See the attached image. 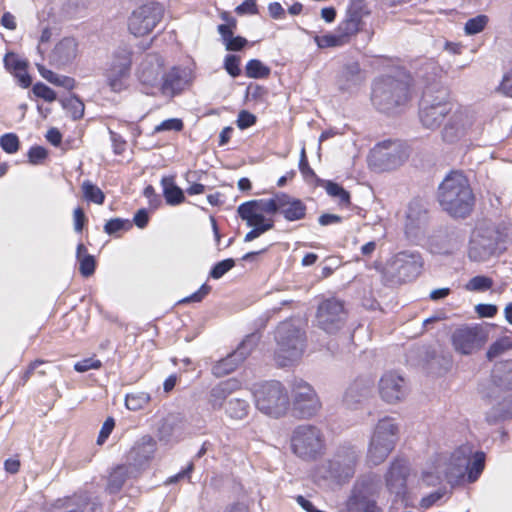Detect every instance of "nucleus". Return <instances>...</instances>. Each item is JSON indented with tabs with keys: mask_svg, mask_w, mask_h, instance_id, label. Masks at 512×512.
I'll return each instance as SVG.
<instances>
[{
	"mask_svg": "<svg viewBox=\"0 0 512 512\" xmlns=\"http://www.w3.org/2000/svg\"><path fill=\"white\" fill-rule=\"evenodd\" d=\"M437 199L442 209L454 218L467 217L475 202L467 177L459 171H452L443 179Z\"/></svg>",
	"mask_w": 512,
	"mask_h": 512,
	"instance_id": "1",
	"label": "nucleus"
},
{
	"mask_svg": "<svg viewBox=\"0 0 512 512\" xmlns=\"http://www.w3.org/2000/svg\"><path fill=\"white\" fill-rule=\"evenodd\" d=\"M408 78L386 75L377 78L372 85L371 102L383 113H395L404 108L410 100Z\"/></svg>",
	"mask_w": 512,
	"mask_h": 512,
	"instance_id": "2",
	"label": "nucleus"
},
{
	"mask_svg": "<svg viewBox=\"0 0 512 512\" xmlns=\"http://www.w3.org/2000/svg\"><path fill=\"white\" fill-rule=\"evenodd\" d=\"M290 449L296 457L303 461H317L326 453L325 434L316 425L300 424L291 433Z\"/></svg>",
	"mask_w": 512,
	"mask_h": 512,
	"instance_id": "3",
	"label": "nucleus"
},
{
	"mask_svg": "<svg viewBox=\"0 0 512 512\" xmlns=\"http://www.w3.org/2000/svg\"><path fill=\"white\" fill-rule=\"evenodd\" d=\"M275 340L277 344L275 360L280 367H286L298 361L305 351V332L292 321H284L278 325Z\"/></svg>",
	"mask_w": 512,
	"mask_h": 512,
	"instance_id": "4",
	"label": "nucleus"
},
{
	"mask_svg": "<svg viewBox=\"0 0 512 512\" xmlns=\"http://www.w3.org/2000/svg\"><path fill=\"white\" fill-rule=\"evenodd\" d=\"M255 407L263 414L278 419L288 412L290 396L287 388L276 380L257 384L252 390Z\"/></svg>",
	"mask_w": 512,
	"mask_h": 512,
	"instance_id": "5",
	"label": "nucleus"
},
{
	"mask_svg": "<svg viewBox=\"0 0 512 512\" xmlns=\"http://www.w3.org/2000/svg\"><path fill=\"white\" fill-rule=\"evenodd\" d=\"M400 428L394 418L384 417L376 423L367 448V461L376 466L383 463L399 440Z\"/></svg>",
	"mask_w": 512,
	"mask_h": 512,
	"instance_id": "6",
	"label": "nucleus"
},
{
	"mask_svg": "<svg viewBox=\"0 0 512 512\" xmlns=\"http://www.w3.org/2000/svg\"><path fill=\"white\" fill-rule=\"evenodd\" d=\"M434 95L430 88H427L420 103V120L423 126L428 129L440 127L445 117L451 112L452 104L448 100V92L441 88Z\"/></svg>",
	"mask_w": 512,
	"mask_h": 512,
	"instance_id": "7",
	"label": "nucleus"
},
{
	"mask_svg": "<svg viewBox=\"0 0 512 512\" xmlns=\"http://www.w3.org/2000/svg\"><path fill=\"white\" fill-rule=\"evenodd\" d=\"M290 406L293 413L300 419H310L318 414L322 408V403L315 389L302 379H295L291 383Z\"/></svg>",
	"mask_w": 512,
	"mask_h": 512,
	"instance_id": "8",
	"label": "nucleus"
},
{
	"mask_svg": "<svg viewBox=\"0 0 512 512\" xmlns=\"http://www.w3.org/2000/svg\"><path fill=\"white\" fill-rule=\"evenodd\" d=\"M408 158L407 147L400 140H385L374 146L370 152V164L380 170H392Z\"/></svg>",
	"mask_w": 512,
	"mask_h": 512,
	"instance_id": "9",
	"label": "nucleus"
},
{
	"mask_svg": "<svg viewBox=\"0 0 512 512\" xmlns=\"http://www.w3.org/2000/svg\"><path fill=\"white\" fill-rule=\"evenodd\" d=\"M164 12V6L157 2L138 7L129 17V31L136 37L149 34L161 22Z\"/></svg>",
	"mask_w": 512,
	"mask_h": 512,
	"instance_id": "10",
	"label": "nucleus"
},
{
	"mask_svg": "<svg viewBox=\"0 0 512 512\" xmlns=\"http://www.w3.org/2000/svg\"><path fill=\"white\" fill-rule=\"evenodd\" d=\"M423 268V259L417 251H401L395 254L387 264V271L398 282L416 279Z\"/></svg>",
	"mask_w": 512,
	"mask_h": 512,
	"instance_id": "11",
	"label": "nucleus"
},
{
	"mask_svg": "<svg viewBox=\"0 0 512 512\" xmlns=\"http://www.w3.org/2000/svg\"><path fill=\"white\" fill-rule=\"evenodd\" d=\"M490 222L479 223L473 231L468 256L472 261L483 262L493 256L498 248Z\"/></svg>",
	"mask_w": 512,
	"mask_h": 512,
	"instance_id": "12",
	"label": "nucleus"
},
{
	"mask_svg": "<svg viewBox=\"0 0 512 512\" xmlns=\"http://www.w3.org/2000/svg\"><path fill=\"white\" fill-rule=\"evenodd\" d=\"M487 340V331L479 325L461 326L451 336L454 350L462 355H471L480 350Z\"/></svg>",
	"mask_w": 512,
	"mask_h": 512,
	"instance_id": "13",
	"label": "nucleus"
},
{
	"mask_svg": "<svg viewBox=\"0 0 512 512\" xmlns=\"http://www.w3.org/2000/svg\"><path fill=\"white\" fill-rule=\"evenodd\" d=\"M359 457L360 452L355 447H340L333 457L327 461V474L324 477L337 480L352 477L355 473Z\"/></svg>",
	"mask_w": 512,
	"mask_h": 512,
	"instance_id": "14",
	"label": "nucleus"
},
{
	"mask_svg": "<svg viewBox=\"0 0 512 512\" xmlns=\"http://www.w3.org/2000/svg\"><path fill=\"white\" fill-rule=\"evenodd\" d=\"M131 53L127 50L115 52L109 67L105 71L107 85L113 92L119 93L128 87L131 71Z\"/></svg>",
	"mask_w": 512,
	"mask_h": 512,
	"instance_id": "15",
	"label": "nucleus"
},
{
	"mask_svg": "<svg viewBox=\"0 0 512 512\" xmlns=\"http://www.w3.org/2000/svg\"><path fill=\"white\" fill-rule=\"evenodd\" d=\"M346 319L343 302L329 298L321 302L316 313V322L320 329L329 334L336 333L342 328Z\"/></svg>",
	"mask_w": 512,
	"mask_h": 512,
	"instance_id": "16",
	"label": "nucleus"
},
{
	"mask_svg": "<svg viewBox=\"0 0 512 512\" xmlns=\"http://www.w3.org/2000/svg\"><path fill=\"white\" fill-rule=\"evenodd\" d=\"M163 72L164 60L161 56L149 54L142 60L137 70V78L146 94L154 95V90L159 89Z\"/></svg>",
	"mask_w": 512,
	"mask_h": 512,
	"instance_id": "17",
	"label": "nucleus"
},
{
	"mask_svg": "<svg viewBox=\"0 0 512 512\" xmlns=\"http://www.w3.org/2000/svg\"><path fill=\"white\" fill-rule=\"evenodd\" d=\"M258 342L255 334L248 335L227 357L216 362L212 367V373L216 377H223L233 372L252 352Z\"/></svg>",
	"mask_w": 512,
	"mask_h": 512,
	"instance_id": "18",
	"label": "nucleus"
},
{
	"mask_svg": "<svg viewBox=\"0 0 512 512\" xmlns=\"http://www.w3.org/2000/svg\"><path fill=\"white\" fill-rule=\"evenodd\" d=\"M472 454L473 450L469 445H462L451 454L444 471L448 483L456 484L466 475Z\"/></svg>",
	"mask_w": 512,
	"mask_h": 512,
	"instance_id": "19",
	"label": "nucleus"
},
{
	"mask_svg": "<svg viewBox=\"0 0 512 512\" xmlns=\"http://www.w3.org/2000/svg\"><path fill=\"white\" fill-rule=\"evenodd\" d=\"M379 393L385 402L397 403L407 395L406 381L395 372H387L380 378Z\"/></svg>",
	"mask_w": 512,
	"mask_h": 512,
	"instance_id": "20",
	"label": "nucleus"
},
{
	"mask_svg": "<svg viewBox=\"0 0 512 512\" xmlns=\"http://www.w3.org/2000/svg\"><path fill=\"white\" fill-rule=\"evenodd\" d=\"M191 82V72L186 68L173 67L169 72L164 73L159 91L167 97H174L184 91Z\"/></svg>",
	"mask_w": 512,
	"mask_h": 512,
	"instance_id": "21",
	"label": "nucleus"
},
{
	"mask_svg": "<svg viewBox=\"0 0 512 512\" xmlns=\"http://www.w3.org/2000/svg\"><path fill=\"white\" fill-rule=\"evenodd\" d=\"M157 449L156 441L149 435L141 437L127 454L129 467L136 471L144 468L153 458Z\"/></svg>",
	"mask_w": 512,
	"mask_h": 512,
	"instance_id": "22",
	"label": "nucleus"
},
{
	"mask_svg": "<svg viewBox=\"0 0 512 512\" xmlns=\"http://www.w3.org/2000/svg\"><path fill=\"white\" fill-rule=\"evenodd\" d=\"M474 115L468 110H457L448 119L444 126L442 136L447 142H454L472 127Z\"/></svg>",
	"mask_w": 512,
	"mask_h": 512,
	"instance_id": "23",
	"label": "nucleus"
},
{
	"mask_svg": "<svg viewBox=\"0 0 512 512\" xmlns=\"http://www.w3.org/2000/svg\"><path fill=\"white\" fill-rule=\"evenodd\" d=\"M78 54V41L73 37H64L54 46L49 54V61L56 68H64L73 63Z\"/></svg>",
	"mask_w": 512,
	"mask_h": 512,
	"instance_id": "24",
	"label": "nucleus"
},
{
	"mask_svg": "<svg viewBox=\"0 0 512 512\" xmlns=\"http://www.w3.org/2000/svg\"><path fill=\"white\" fill-rule=\"evenodd\" d=\"M374 383L371 379L361 378L355 380L346 389L343 403L349 409H357L372 394Z\"/></svg>",
	"mask_w": 512,
	"mask_h": 512,
	"instance_id": "25",
	"label": "nucleus"
},
{
	"mask_svg": "<svg viewBox=\"0 0 512 512\" xmlns=\"http://www.w3.org/2000/svg\"><path fill=\"white\" fill-rule=\"evenodd\" d=\"M371 484L368 493H376L380 486V477L376 474H369L357 482L353 495L347 502V512H363V499L365 498V486Z\"/></svg>",
	"mask_w": 512,
	"mask_h": 512,
	"instance_id": "26",
	"label": "nucleus"
},
{
	"mask_svg": "<svg viewBox=\"0 0 512 512\" xmlns=\"http://www.w3.org/2000/svg\"><path fill=\"white\" fill-rule=\"evenodd\" d=\"M241 384L236 379H227L212 387L208 394V404L212 410H220L225 401L230 397L232 393L240 388Z\"/></svg>",
	"mask_w": 512,
	"mask_h": 512,
	"instance_id": "27",
	"label": "nucleus"
},
{
	"mask_svg": "<svg viewBox=\"0 0 512 512\" xmlns=\"http://www.w3.org/2000/svg\"><path fill=\"white\" fill-rule=\"evenodd\" d=\"M306 211V205L300 199L286 193H280L277 213H280L287 221L303 219L306 215Z\"/></svg>",
	"mask_w": 512,
	"mask_h": 512,
	"instance_id": "28",
	"label": "nucleus"
},
{
	"mask_svg": "<svg viewBox=\"0 0 512 512\" xmlns=\"http://www.w3.org/2000/svg\"><path fill=\"white\" fill-rule=\"evenodd\" d=\"M386 486L391 493L402 495L405 493L407 482V468L399 461L392 462L385 476Z\"/></svg>",
	"mask_w": 512,
	"mask_h": 512,
	"instance_id": "29",
	"label": "nucleus"
},
{
	"mask_svg": "<svg viewBox=\"0 0 512 512\" xmlns=\"http://www.w3.org/2000/svg\"><path fill=\"white\" fill-rule=\"evenodd\" d=\"M427 222V211L418 202L413 201L409 204L406 213L405 231L409 236H416Z\"/></svg>",
	"mask_w": 512,
	"mask_h": 512,
	"instance_id": "30",
	"label": "nucleus"
},
{
	"mask_svg": "<svg viewBox=\"0 0 512 512\" xmlns=\"http://www.w3.org/2000/svg\"><path fill=\"white\" fill-rule=\"evenodd\" d=\"M4 66L7 71L13 74L17 79L21 87L28 88L32 79L27 73V62L20 59L15 53L8 52L3 59Z\"/></svg>",
	"mask_w": 512,
	"mask_h": 512,
	"instance_id": "31",
	"label": "nucleus"
},
{
	"mask_svg": "<svg viewBox=\"0 0 512 512\" xmlns=\"http://www.w3.org/2000/svg\"><path fill=\"white\" fill-rule=\"evenodd\" d=\"M365 79L357 62L346 64L338 78V85L342 91H350L358 87Z\"/></svg>",
	"mask_w": 512,
	"mask_h": 512,
	"instance_id": "32",
	"label": "nucleus"
},
{
	"mask_svg": "<svg viewBox=\"0 0 512 512\" xmlns=\"http://www.w3.org/2000/svg\"><path fill=\"white\" fill-rule=\"evenodd\" d=\"M280 193L281 192L274 194V196L270 199L251 200L244 202L241 205L253 210L256 213L275 214L278 212Z\"/></svg>",
	"mask_w": 512,
	"mask_h": 512,
	"instance_id": "33",
	"label": "nucleus"
},
{
	"mask_svg": "<svg viewBox=\"0 0 512 512\" xmlns=\"http://www.w3.org/2000/svg\"><path fill=\"white\" fill-rule=\"evenodd\" d=\"M161 185L163 187V195L167 204L175 206L185 200L182 189L175 184L172 177H163Z\"/></svg>",
	"mask_w": 512,
	"mask_h": 512,
	"instance_id": "34",
	"label": "nucleus"
},
{
	"mask_svg": "<svg viewBox=\"0 0 512 512\" xmlns=\"http://www.w3.org/2000/svg\"><path fill=\"white\" fill-rule=\"evenodd\" d=\"M250 405L247 400L241 398H230L225 406L226 415L234 420H242L249 414Z\"/></svg>",
	"mask_w": 512,
	"mask_h": 512,
	"instance_id": "35",
	"label": "nucleus"
},
{
	"mask_svg": "<svg viewBox=\"0 0 512 512\" xmlns=\"http://www.w3.org/2000/svg\"><path fill=\"white\" fill-rule=\"evenodd\" d=\"M361 22V14L358 10L350 8L347 12L346 19L339 25L338 31L341 35H345V40L348 42L350 36L356 34L359 30Z\"/></svg>",
	"mask_w": 512,
	"mask_h": 512,
	"instance_id": "36",
	"label": "nucleus"
},
{
	"mask_svg": "<svg viewBox=\"0 0 512 512\" xmlns=\"http://www.w3.org/2000/svg\"><path fill=\"white\" fill-rule=\"evenodd\" d=\"M131 467L129 465H119L117 466L109 475L107 490L110 493H117L123 487L128 474L132 473Z\"/></svg>",
	"mask_w": 512,
	"mask_h": 512,
	"instance_id": "37",
	"label": "nucleus"
},
{
	"mask_svg": "<svg viewBox=\"0 0 512 512\" xmlns=\"http://www.w3.org/2000/svg\"><path fill=\"white\" fill-rule=\"evenodd\" d=\"M76 257L79 261V272L84 277L94 274L96 262L92 255L87 254V248L80 243L77 246Z\"/></svg>",
	"mask_w": 512,
	"mask_h": 512,
	"instance_id": "38",
	"label": "nucleus"
},
{
	"mask_svg": "<svg viewBox=\"0 0 512 512\" xmlns=\"http://www.w3.org/2000/svg\"><path fill=\"white\" fill-rule=\"evenodd\" d=\"M237 212L240 216V218L244 221H246L247 226L249 227H255L259 225H267V222L269 219H266L263 214L256 213L253 210L239 205Z\"/></svg>",
	"mask_w": 512,
	"mask_h": 512,
	"instance_id": "39",
	"label": "nucleus"
},
{
	"mask_svg": "<svg viewBox=\"0 0 512 512\" xmlns=\"http://www.w3.org/2000/svg\"><path fill=\"white\" fill-rule=\"evenodd\" d=\"M270 68L258 59H251L245 67V73L248 78L262 79L270 75Z\"/></svg>",
	"mask_w": 512,
	"mask_h": 512,
	"instance_id": "40",
	"label": "nucleus"
},
{
	"mask_svg": "<svg viewBox=\"0 0 512 512\" xmlns=\"http://www.w3.org/2000/svg\"><path fill=\"white\" fill-rule=\"evenodd\" d=\"M83 196L87 201L101 205L104 203L105 195L102 190L91 181L86 180L82 184Z\"/></svg>",
	"mask_w": 512,
	"mask_h": 512,
	"instance_id": "41",
	"label": "nucleus"
},
{
	"mask_svg": "<svg viewBox=\"0 0 512 512\" xmlns=\"http://www.w3.org/2000/svg\"><path fill=\"white\" fill-rule=\"evenodd\" d=\"M150 401V395L146 392H134L127 394L125 405L129 410L137 411L143 409Z\"/></svg>",
	"mask_w": 512,
	"mask_h": 512,
	"instance_id": "42",
	"label": "nucleus"
},
{
	"mask_svg": "<svg viewBox=\"0 0 512 512\" xmlns=\"http://www.w3.org/2000/svg\"><path fill=\"white\" fill-rule=\"evenodd\" d=\"M63 108L70 114L74 120L82 118L84 115V104L76 96H70L62 101Z\"/></svg>",
	"mask_w": 512,
	"mask_h": 512,
	"instance_id": "43",
	"label": "nucleus"
},
{
	"mask_svg": "<svg viewBox=\"0 0 512 512\" xmlns=\"http://www.w3.org/2000/svg\"><path fill=\"white\" fill-rule=\"evenodd\" d=\"M314 40L319 48L339 47L348 43L345 40V35H341L339 31L336 34L316 36Z\"/></svg>",
	"mask_w": 512,
	"mask_h": 512,
	"instance_id": "44",
	"label": "nucleus"
},
{
	"mask_svg": "<svg viewBox=\"0 0 512 512\" xmlns=\"http://www.w3.org/2000/svg\"><path fill=\"white\" fill-rule=\"evenodd\" d=\"M485 466V454L483 452H476L473 460L469 461L468 474L469 482H474L478 479Z\"/></svg>",
	"mask_w": 512,
	"mask_h": 512,
	"instance_id": "45",
	"label": "nucleus"
},
{
	"mask_svg": "<svg viewBox=\"0 0 512 512\" xmlns=\"http://www.w3.org/2000/svg\"><path fill=\"white\" fill-rule=\"evenodd\" d=\"M490 228L493 230V234L499 244L512 240V224L506 222L490 223Z\"/></svg>",
	"mask_w": 512,
	"mask_h": 512,
	"instance_id": "46",
	"label": "nucleus"
},
{
	"mask_svg": "<svg viewBox=\"0 0 512 512\" xmlns=\"http://www.w3.org/2000/svg\"><path fill=\"white\" fill-rule=\"evenodd\" d=\"M325 190L331 197L338 198L341 204L350 203V194L338 183L327 181L325 184Z\"/></svg>",
	"mask_w": 512,
	"mask_h": 512,
	"instance_id": "47",
	"label": "nucleus"
},
{
	"mask_svg": "<svg viewBox=\"0 0 512 512\" xmlns=\"http://www.w3.org/2000/svg\"><path fill=\"white\" fill-rule=\"evenodd\" d=\"M489 19L486 15H478L474 18H470L464 26V31L467 35H475L482 32Z\"/></svg>",
	"mask_w": 512,
	"mask_h": 512,
	"instance_id": "48",
	"label": "nucleus"
},
{
	"mask_svg": "<svg viewBox=\"0 0 512 512\" xmlns=\"http://www.w3.org/2000/svg\"><path fill=\"white\" fill-rule=\"evenodd\" d=\"M512 348V342L508 337L501 338L495 341L488 349L486 356L488 360H493L494 358L500 356L505 351Z\"/></svg>",
	"mask_w": 512,
	"mask_h": 512,
	"instance_id": "49",
	"label": "nucleus"
},
{
	"mask_svg": "<svg viewBox=\"0 0 512 512\" xmlns=\"http://www.w3.org/2000/svg\"><path fill=\"white\" fill-rule=\"evenodd\" d=\"M0 146L8 154H15L20 148L19 137L15 133H5L0 137Z\"/></svg>",
	"mask_w": 512,
	"mask_h": 512,
	"instance_id": "50",
	"label": "nucleus"
},
{
	"mask_svg": "<svg viewBox=\"0 0 512 512\" xmlns=\"http://www.w3.org/2000/svg\"><path fill=\"white\" fill-rule=\"evenodd\" d=\"M492 280L486 276H475L466 284L468 291H485L492 287Z\"/></svg>",
	"mask_w": 512,
	"mask_h": 512,
	"instance_id": "51",
	"label": "nucleus"
},
{
	"mask_svg": "<svg viewBox=\"0 0 512 512\" xmlns=\"http://www.w3.org/2000/svg\"><path fill=\"white\" fill-rule=\"evenodd\" d=\"M235 266V261L228 258L216 263L210 271V277L213 279H220L224 274Z\"/></svg>",
	"mask_w": 512,
	"mask_h": 512,
	"instance_id": "52",
	"label": "nucleus"
},
{
	"mask_svg": "<svg viewBox=\"0 0 512 512\" xmlns=\"http://www.w3.org/2000/svg\"><path fill=\"white\" fill-rule=\"evenodd\" d=\"M239 65H240V57L239 56H236L233 54H228L225 57L224 68L227 71V73L230 76H232L233 78L238 77L241 74Z\"/></svg>",
	"mask_w": 512,
	"mask_h": 512,
	"instance_id": "53",
	"label": "nucleus"
},
{
	"mask_svg": "<svg viewBox=\"0 0 512 512\" xmlns=\"http://www.w3.org/2000/svg\"><path fill=\"white\" fill-rule=\"evenodd\" d=\"M33 93L47 102H53L56 100L55 91L44 83H36L33 86Z\"/></svg>",
	"mask_w": 512,
	"mask_h": 512,
	"instance_id": "54",
	"label": "nucleus"
},
{
	"mask_svg": "<svg viewBox=\"0 0 512 512\" xmlns=\"http://www.w3.org/2000/svg\"><path fill=\"white\" fill-rule=\"evenodd\" d=\"M183 129V122L178 118H171L162 121L154 129L155 132L161 131H181Z\"/></svg>",
	"mask_w": 512,
	"mask_h": 512,
	"instance_id": "55",
	"label": "nucleus"
},
{
	"mask_svg": "<svg viewBox=\"0 0 512 512\" xmlns=\"http://www.w3.org/2000/svg\"><path fill=\"white\" fill-rule=\"evenodd\" d=\"M47 157V150L42 146H33L28 151V160L33 165L41 164Z\"/></svg>",
	"mask_w": 512,
	"mask_h": 512,
	"instance_id": "56",
	"label": "nucleus"
},
{
	"mask_svg": "<svg viewBox=\"0 0 512 512\" xmlns=\"http://www.w3.org/2000/svg\"><path fill=\"white\" fill-rule=\"evenodd\" d=\"M273 227H274V222L271 219L268 220L267 225H259V226L252 227V229L245 235L244 241L245 242L253 241L254 239L258 238L263 233L271 230Z\"/></svg>",
	"mask_w": 512,
	"mask_h": 512,
	"instance_id": "57",
	"label": "nucleus"
},
{
	"mask_svg": "<svg viewBox=\"0 0 512 512\" xmlns=\"http://www.w3.org/2000/svg\"><path fill=\"white\" fill-rule=\"evenodd\" d=\"M101 361L95 358H86L79 362H77L74 365V369L79 372L83 373L90 369H99L101 367Z\"/></svg>",
	"mask_w": 512,
	"mask_h": 512,
	"instance_id": "58",
	"label": "nucleus"
},
{
	"mask_svg": "<svg viewBox=\"0 0 512 512\" xmlns=\"http://www.w3.org/2000/svg\"><path fill=\"white\" fill-rule=\"evenodd\" d=\"M237 126L240 129H247L256 123V116L247 110H242L238 114Z\"/></svg>",
	"mask_w": 512,
	"mask_h": 512,
	"instance_id": "59",
	"label": "nucleus"
},
{
	"mask_svg": "<svg viewBox=\"0 0 512 512\" xmlns=\"http://www.w3.org/2000/svg\"><path fill=\"white\" fill-rule=\"evenodd\" d=\"M125 226H131L129 221L120 218H114L106 222V224L104 225V231L107 234L111 235L124 229Z\"/></svg>",
	"mask_w": 512,
	"mask_h": 512,
	"instance_id": "60",
	"label": "nucleus"
},
{
	"mask_svg": "<svg viewBox=\"0 0 512 512\" xmlns=\"http://www.w3.org/2000/svg\"><path fill=\"white\" fill-rule=\"evenodd\" d=\"M114 426H115L114 419L112 417H108L105 420V422L103 423V425L101 427V430L99 432V435H98V438H97V444L98 445H102L107 440V438L109 437V435L113 431Z\"/></svg>",
	"mask_w": 512,
	"mask_h": 512,
	"instance_id": "61",
	"label": "nucleus"
},
{
	"mask_svg": "<svg viewBox=\"0 0 512 512\" xmlns=\"http://www.w3.org/2000/svg\"><path fill=\"white\" fill-rule=\"evenodd\" d=\"M238 15H255L258 13L256 0H245L242 4L238 5L235 9Z\"/></svg>",
	"mask_w": 512,
	"mask_h": 512,
	"instance_id": "62",
	"label": "nucleus"
},
{
	"mask_svg": "<svg viewBox=\"0 0 512 512\" xmlns=\"http://www.w3.org/2000/svg\"><path fill=\"white\" fill-rule=\"evenodd\" d=\"M211 287L207 284H203L198 291L192 295L180 300V303L200 302L203 298L209 294Z\"/></svg>",
	"mask_w": 512,
	"mask_h": 512,
	"instance_id": "63",
	"label": "nucleus"
},
{
	"mask_svg": "<svg viewBox=\"0 0 512 512\" xmlns=\"http://www.w3.org/2000/svg\"><path fill=\"white\" fill-rule=\"evenodd\" d=\"M247 44V40L241 36H232L225 43V48L228 51H240Z\"/></svg>",
	"mask_w": 512,
	"mask_h": 512,
	"instance_id": "64",
	"label": "nucleus"
}]
</instances>
